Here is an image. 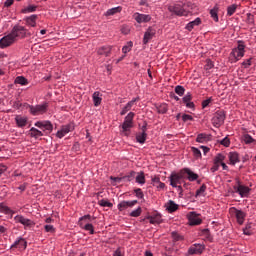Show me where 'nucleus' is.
Returning <instances> with one entry per match:
<instances>
[{
  "label": "nucleus",
  "mask_w": 256,
  "mask_h": 256,
  "mask_svg": "<svg viewBox=\"0 0 256 256\" xmlns=\"http://www.w3.org/2000/svg\"><path fill=\"white\" fill-rule=\"evenodd\" d=\"M243 57H245V42L238 40V46L232 49L229 55V61L230 63H237V61H241Z\"/></svg>",
  "instance_id": "obj_1"
},
{
  "label": "nucleus",
  "mask_w": 256,
  "mask_h": 256,
  "mask_svg": "<svg viewBox=\"0 0 256 256\" xmlns=\"http://www.w3.org/2000/svg\"><path fill=\"white\" fill-rule=\"evenodd\" d=\"M183 179H185L183 170H181L178 173L172 172V174L169 177L171 187H175L179 191H183V188L181 187V183H183Z\"/></svg>",
  "instance_id": "obj_2"
},
{
  "label": "nucleus",
  "mask_w": 256,
  "mask_h": 256,
  "mask_svg": "<svg viewBox=\"0 0 256 256\" xmlns=\"http://www.w3.org/2000/svg\"><path fill=\"white\" fill-rule=\"evenodd\" d=\"M168 11L177 17H187V10L183 8V3L169 5Z\"/></svg>",
  "instance_id": "obj_3"
},
{
  "label": "nucleus",
  "mask_w": 256,
  "mask_h": 256,
  "mask_svg": "<svg viewBox=\"0 0 256 256\" xmlns=\"http://www.w3.org/2000/svg\"><path fill=\"white\" fill-rule=\"evenodd\" d=\"M49 108V104L47 102H44L43 104L38 105H28L29 112L31 115L37 116V115H43L44 113H47V109Z\"/></svg>",
  "instance_id": "obj_4"
},
{
  "label": "nucleus",
  "mask_w": 256,
  "mask_h": 256,
  "mask_svg": "<svg viewBox=\"0 0 256 256\" xmlns=\"http://www.w3.org/2000/svg\"><path fill=\"white\" fill-rule=\"evenodd\" d=\"M17 37H19V34L17 33H9L4 36L0 39V48L5 49L6 47L13 45V42L17 41Z\"/></svg>",
  "instance_id": "obj_5"
},
{
  "label": "nucleus",
  "mask_w": 256,
  "mask_h": 256,
  "mask_svg": "<svg viewBox=\"0 0 256 256\" xmlns=\"http://www.w3.org/2000/svg\"><path fill=\"white\" fill-rule=\"evenodd\" d=\"M133 119H135V113L129 112L127 116L124 118V122L122 124V131L123 133H128V131H131L133 129Z\"/></svg>",
  "instance_id": "obj_6"
},
{
  "label": "nucleus",
  "mask_w": 256,
  "mask_h": 256,
  "mask_svg": "<svg viewBox=\"0 0 256 256\" xmlns=\"http://www.w3.org/2000/svg\"><path fill=\"white\" fill-rule=\"evenodd\" d=\"M225 117V111L218 110L212 118L214 127H221L225 123Z\"/></svg>",
  "instance_id": "obj_7"
},
{
  "label": "nucleus",
  "mask_w": 256,
  "mask_h": 256,
  "mask_svg": "<svg viewBox=\"0 0 256 256\" xmlns=\"http://www.w3.org/2000/svg\"><path fill=\"white\" fill-rule=\"evenodd\" d=\"M71 131H75V124L69 123L63 125L61 126V129L57 131L56 137H58V139H63V137H65V135L68 133H71Z\"/></svg>",
  "instance_id": "obj_8"
},
{
  "label": "nucleus",
  "mask_w": 256,
  "mask_h": 256,
  "mask_svg": "<svg viewBox=\"0 0 256 256\" xmlns=\"http://www.w3.org/2000/svg\"><path fill=\"white\" fill-rule=\"evenodd\" d=\"M10 249L14 250V249H18V251H25V249H27V241L22 238L19 237L17 238V240L11 245Z\"/></svg>",
  "instance_id": "obj_9"
},
{
  "label": "nucleus",
  "mask_w": 256,
  "mask_h": 256,
  "mask_svg": "<svg viewBox=\"0 0 256 256\" xmlns=\"http://www.w3.org/2000/svg\"><path fill=\"white\" fill-rule=\"evenodd\" d=\"M230 211L232 215L236 217L239 225H243V223L245 222V216H246L245 212H243L242 210H238L237 208H231Z\"/></svg>",
  "instance_id": "obj_10"
},
{
  "label": "nucleus",
  "mask_w": 256,
  "mask_h": 256,
  "mask_svg": "<svg viewBox=\"0 0 256 256\" xmlns=\"http://www.w3.org/2000/svg\"><path fill=\"white\" fill-rule=\"evenodd\" d=\"M35 127L42 129V131H48L49 133L53 131V124H51V121H38L35 123Z\"/></svg>",
  "instance_id": "obj_11"
},
{
  "label": "nucleus",
  "mask_w": 256,
  "mask_h": 256,
  "mask_svg": "<svg viewBox=\"0 0 256 256\" xmlns=\"http://www.w3.org/2000/svg\"><path fill=\"white\" fill-rule=\"evenodd\" d=\"M133 19H135L137 23H149V21H151V15L136 12L133 15Z\"/></svg>",
  "instance_id": "obj_12"
},
{
  "label": "nucleus",
  "mask_w": 256,
  "mask_h": 256,
  "mask_svg": "<svg viewBox=\"0 0 256 256\" xmlns=\"http://www.w3.org/2000/svg\"><path fill=\"white\" fill-rule=\"evenodd\" d=\"M205 251V246L202 244H194L188 249L189 255H201Z\"/></svg>",
  "instance_id": "obj_13"
},
{
  "label": "nucleus",
  "mask_w": 256,
  "mask_h": 256,
  "mask_svg": "<svg viewBox=\"0 0 256 256\" xmlns=\"http://www.w3.org/2000/svg\"><path fill=\"white\" fill-rule=\"evenodd\" d=\"M235 193H238L240 197H249V193L251 192V188L248 186H234Z\"/></svg>",
  "instance_id": "obj_14"
},
{
  "label": "nucleus",
  "mask_w": 256,
  "mask_h": 256,
  "mask_svg": "<svg viewBox=\"0 0 256 256\" xmlns=\"http://www.w3.org/2000/svg\"><path fill=\"white\" fill-rule=\"evenodd\" d=\"M15 223H21V225H24V227H33L35 225L31 219L25 218L22 215H17L14 217Z\"/></svg>",
  "instance_id": "obj_15"
},
{
  "label": "nucleus",
  "mask_w": 256,
  "mask_h": 256,
  "mask_svg": "<svg viewBox=\"0 0 256 256\" xmlns=\"http://www.w3.org/2000/svg\"><path fill=\"white\" fill-rule=\"evenodd\" d=\"M188 220L190 225H201L202 221L201 217H199V215L195 212H190V214L188 215Z\"/></svg>",
  "instance_id": "obj_16"
},
{
  "label": "nucleus",
  "mask_w": 256,
  "mask_h": 256,
  "mask_svg": "<svg viewBox=\"0 0 256 256\" xmlns=\"http://www.w3.org/2000/svg\"><path fill=\"white\" fill-rule=\"evenodd\" d=\"M135 205H137V200L122 201L118 204V210L125 211V209H129V207H135Z\"/></svg>",
  "instance_id": "obj_17"
},
{
  "label": "nucleus",
  "mask_w": 256,
  "mask_h": 256,
  "mask_svg": "<svg viewBox=\"0 0 256 256\" xmlns=\"http://www.w3.org/2000/svg\"><path fill=\"white\" fill-rule=\"evenodd\" d=\"M182 171L184 173V178L185 175H188V181H197V179H199V175L195 174V172L191 171L189 168H184Z\"/></svg>",
  "instance_id": "obj_18"
},
{
  "label": "nucleus",
  "mask_w": 256,
  "mask_h": 256,
  "mask_svg": "<svg viewBox=\"0 0 256 256\" xmlns=\"http://www.w3.org/2000/svg\"><path fill=\"white\" fill-rule=\"evenodd\" d=\"M182 7L186 11V17L189 15V13H195V9H197V6L192 2L182 3Z\"/></svg>",
  "instance_id": "obj_19"
},
{
  "label": "nucleus",
  "mask_w": 256,
  "mask_h": 256,
  "mask_svg": "<svg viewBox=\"0 0 256 256\" xmlns=\"http://www.w3.org/2000/svg\"><path fill=\"white\" fill-rule=\"evenodd\" d=\"M137 101V98H134L133 100L129 101L121 110L120 115H127L131 109H133V105H135V102Z\"/></svg>",
  "instance_id": "obj_20"
},
{
  "label": "nucleus",
  "mask_w": 256,
  "mask_h": 256,
  "mask_svg": "<svg viewBox=\"0 0 256 256\" xmlns=\"http://www.w3.org/2000/svg\"><path fill=\"white\" fill-rule=\"evenodd\" d=\"M210 17L215 21V23H219V6L215 5L210 10Z\"/></svg>",
  "instance_id": "obj_21"
},
{
  "label": "nucleus",
  "mask_w": 256,
  "mask_h": 256,
  "mask_svg": "<svg viewBox=\"0 0 256 256\" xmlns=\"http://www.w3.org/2000/svg\"><path fill=\"white\" fill-rule=\"evenodd\" d=\"M207 141H211V135L205 133H200L197 135V143H207Z\"/></svg>",
  "instance_id": "obj_22"
},
{
  "label": "nucleus",
  "mask_w": 256,
  "mask_h": 256,
  "mask_svg": "<svg viewBox=\"0 0 256 256\" xmlns=\"http://www.w3.org/2000/svg\"><path fill=\"white\" fill-rule=\"evenodd\" d=\"M103 95H101L100 92H94L92 95L94 107H99L101 105V101H103V98H101Z\"/></svg>",
  "instance_id": "obj_23"
},
{
  "label": "nucleus",
  "mask_w": 256,
  "mask_h": 256,
  "mask_svg": "<svg viewBox=\"0 0 256 256\" xmlns=\"http://www.w3.org/2000/svg\"><path fill=\"white\" fill-rule=\"evenodd\" d=\"M111 49H113L112 46H102L98 49V55L109 57V55H111Z\"/></svg>",
  "instance_id": "obj_24"
},
{
  "label": "nucleus",
  "mask_w": 256,
  "mask_h": 256,
  "mask_svg": "<svg viewBox=\"0 0 256 256\" xmlns=\"http://www.w3.org/2000/svg\"><path fill=\"white\" fill-rule=\"evenodd\" d=\"M152 185L157 187V189H165V183L161 182V178H159V176L152 178Z\"/></svg>",
  "instance_id": "obj_25"
},
{
  "label": "nucleus",
  "mask_w": 256,
  "mask_h": 256,
  "mask_svg": "<svg viewBox=\"0 0 256 256\" xmlns=\"http://www.w3.org/2000/svg\"><path fill=\"white\" fill-rule=\"evenodd\" d=\"M198 25H201V18H196L194 21L189 22L186 25L187 31H193L195 27H198Z\"/></svg>",
  "instance_id": "obj_26"
},
{
  "label": "nucleus",
  "mask_w": 256,
  "mask_h": 256,
  "mask_svg": "<svg viewBox=\"0 0 256 256\" xmlns=\"http://www.w3.org/2000/svg\"><path fill=\"white\" fill-rule=\"evenodd\" d=\"M166 209L169 211V213H175V211L179 209V205H177L173 200H169L166 204Z\"/></svg>",
  "instance_id": "obj_27"
},
{
  "label": "nucleus",
  "mask_w": 256,
  "mask_h": 256,
  "mask_svg": "<svg viewBox=\"0 0 256 256\" xmlns=\"http://www.w3.org/2000/svg\"><path fill=\"white\" fill-rule=\"evenodd\" d=\"M80 227L85 229V231H89L90 235H95V228L93 227V224L89 222L83 224V222H80Z\"/></svg>",
  "instance_id": "obj_28"
},
{
  "label": "nucleus",
  "mask_w": 256,
  "mask_h": 256,
  "mask_svg": "<svg viewBox=\"0 0 256 256\" xmlns=\"http://www.w3.org/2000/svg\"><path fill=\"white\" fill-rule=\"evenodd\" d=\"M230 165H235L236 163H239V154L237 152H230L228 154Z\"/></svg>",
  "instance_id": "obj_29"
},
{
  "label": "nucleus",
  "mask_w": 256,
  "mask_h": 256,
  "mask_svg": "<svg viewBox=\"0 0 256 256\" xmlns=\"http://www.w3.org/2000/svg\"><path fill=\"white\" fill-rule=\"evenodd\" d=\"M15 121L18 127H25L27 125V117L18 115L15 117Z\"/></svg>",
  "instance_id": "obj_30"
},
{
  "label": "nucleus",
  "mask_w": 256,
  "mask_h": 256,
  "mask_svg": "<svg viewBox=\"0 0 256 256\" xmlns=\"http://www.w3.org/2000/svg\"><path fill=\"white\" fill-rule=\"evenodd\" d=\"M148 220L149 222L152 224V225H155L156 223L159 224L161 223V214L157 213V214H154L152 216H149L148 217Z\"/></svg>",
  "instance_id": "obj_31"
},
{
  "label": "nucleus",
  "mask_w": 256,
  "mask_h": 256,
  "mask_svg": "<svg viewBox=\"0 0 256 256\" xmlns=\"http://www.w3.org/2000/svg\"><path fill=\"white\" fill-rule=\"evenodd\" d=\"M30 136L34 137V139H39V137H43V132L35 127H32L30 129Z\"/></svg>",
  "instance_id": "obj_32"
},
{
  "label": "nucleus",
  "mask_w": 256,
  "mask_h": 256,
  "mask_svg": "<svg viewBox=\"0 0 256 256\" xmlns=\"http://www.w3.org/2000/svg\"><path fill=\"white\" fill-rule=\"evenodd\" d=\"M15 85H29V80L25 78L24 76H18L14 80Z\"/></svg>",
  "instance_id": "obj_33"
},
{
  "label": "nucleus",
  "mask_w": 256,
  "mask_h": 256,
  "mask_svg": "<svg viewBox=\"0 0 256 256\" xmlns=\"http://www.w3.org/2000/svg\"><path fill=\"white\" fill-rule=\"evenodd\" d=\"M136 141L143 145L147 141V132H140L136 135Z\"/></svg>",
  "instance_id": "obj_34"
},
{
  "label": "nucleus",
  "mask_w": 256,
  "mask_h": 256,
  "mask_svg": "<svg viewBox=\"0 0 256 256\" xmlns=\"http://www.w3.org/2000/svg\"><path fill=\"white\" fill-rule=\"evenodd\" d=\"M37 21V15H31L30 17L26 18V23L30 25V27H35Z\"/></svg>",
  "instance_id": "obj_35"
},
{
  "label": "nucleus",
  "mask_w": 256,
  "mask_h": 256,
  "mask_svg": "<svg viewBox=\"0 0 256 256\" xmlns=\"http://www.w3.org/2000/svg\"><path fill=\"white\" fill-rule=\"evenodd\" d=\"M136 183H139V185H145V174L143 172L137 174Z\"/></svg>",
  "instance_id": "obj_36"
},
{
  "label": "nucleus",
  "mask_w": 256,
  "mask_h": 256,
  "mask_svg": "<svg viewBox=\"0 0 256 256\" xmlns=\"http://www.w3.org/2000/svg\"><path fill=\"white\" fill-rule=\"evenodd\" d=\"M115 13H121V7L118 6V7L108 9L106 11V16L109 17L111 15H115Z\"/></svg>",
  "instance_id": "obj_37"
},
{
  "label": "nucleus",
  "mask_w": 256,
  "mask_h": 256,
  "mask_svg": "<svg viewBox=\"0 0 256 256\" xmlns=\"http://www.w3.org/2000/svg\"><path fill=\"white\" fill-rule=\"evenodd\" d=\"M131 49H133V42L129 41L125 46H123L122 53H124V55H127V53L131 51Z\"/></svg>",
  "instance_id": "obj_38"
},
{
  "label": "nucleus",
  "mask_w": 256,
  "mask_h": 256,
  "mask_svg": "<svg viewBox=\"0 0 256 256\" xmlns=\"http://www.w3.org/2000/svg\"><path fill=\"white\" fill-rule=\"evenodd\" d=\"M235 11H237V4H232L227 7V15L228 17H231V15L235 14Z\"/></svg>",
  "instance_id": "obj_39"
},
{
  "label": "nucleus",
  "mask_w": 256,
  "mask_h": 256,
  "mask_svg": "<svg viewBox=\"0 0 256 256\" xmlns=\"http://www.w3.org/2000/svg\"><path fill=\"white\" fill-rule=\"evenodd\" d=\"M37 11V6L29 5L22 9V13H35Z\"/></svg>",
  "instance_id": "obj_40"
},
{
  "label": "nucleus",
  "mask_w": 256,
  "mask_h": 256,
  "mask_svg": "<svg viewBox=\"0 0 256 256\" xmlns=\"http://www.w3.org/2000/svg\"><path fill=\"white\" fill-rule=\"evenodd\" d=\"M175 94L179 95V97H183L185 95V88L181 85L175 87Z\"/></svg>",
  "instance_id": "obj_41"
},
{
  "label": "nucleus",
  "mask_w": 256,
  "mask_h": 256,
  "mask_svg": "<svg viewBox=\"0 0 256 256\" xmlns=\"http://www.w3.org/2000/svg\"><path fill=\"white\" fill-rule=\"evenodd\" d=\"M157 111L158 113L164 115V113H167V111H169V108L167 107V104H160L157 107Z\"/></svg>",
  "instance_id": "obj_42"
},
{
  "label": "nucleus",
  "mask_w": 256,
  "mask_h": 256,
  "mask_svg": "<svg viewBox=\"0 0 256 256\" xmlns=\"http://www.w3.org/2000/svg\"><path fill=\"white\" fill-rule=\"evenodd\" d=\"M243 140L246 145H251V143H255V139H253V137H251V135L249 134H245Z\"/></svg>",
  "instance_id": "obj_43"
},
{
  "label": "nucleus",
  "mask_w": 256,
  "mask_h": 256,
  "mask_svg": "<svg viewBox=\"0 0 256 256\" xmlns=\"http://www.w3.org/2000/svg\"><path fill=\"white\" fill-rule=\"evenodd\" d=\"M225 161V156L223 154H218L214 158V163H217L218 165H221Z\"/></svg>",
  "instance_id": "obj_44"
},
{
  "label": "nucleus",
  "mask_w": 256,
  "mask_h": 256,
  "mask_svg": "<svg viewBox=\"0 0 256 256\" xmlns=\"http://www.w3.org/2000/svg\"><path fill=\"white\" fill-rule=\"evenodd\" d=\"M151 39H153V33H145L144 37H143L144 45H147V43H149V41H151Z\"/></svg>",
  "instance_id": "obj_45"
},
{
  "label": "nucleus",
  "mask_w": 256,
  "mask_h": 256,
  "mask_svg": "<svg viewBox=\"0 0 256 256\" xmlns=\"http://www.w3.org/2000/svg\"><path fill=\"white\" fill-rule=\"evenodd\" d=\"M191 151L196 159H201V150L199 148L191 147Z\"/></svg>",
  "instance_id": "obj_46"
},
{
  "label": "nucleus",
  "mask_w": 256,
  "mask_h": 256,
  "mask_svg": "<svg viewBox=\"0 0 256 256\" xmlns=\"http://www.w3.org/2000/svg\"><path fill=\"white\" fill-rule=\"evenodd\" d=\"M99 205L101 207H113V203H111V202H109V201H107L105 199L100 200L99 201Z\"/></svg>",
  "instance_id": "obj_47"
},
{
  "label": "nucleus",
  "mask_w": 256,
  "mask_h": 256,
  "mask_svg": "<svg viewBox=\"0 0 256 256\" xmlns=\"http://www.w3.org/2000/svg\"><path fill=\"white\" fill-rule=\"evenodd\" d=\"M142 211L143 210L141 209V207H138L136 210H134L130 213V217H139L141 215Z\"/></svg>",
  "instance_id": "obj_48"
},
{
  "label": "nucleus",
  "mask_w": 256,
  "mask_h": 256,
  "mask_svg": "<svg viewBox=\"0 0 256 256\" xmlns=\"http://www.w3.org/2000/svg\"><path fill=\"white\" fill-rule=\"evenodd\" d=\"M193 99V96L191 95V92H188L183 98L182 101L183 103H190L191 100Z\"/></svg>",
  "instance_id": "obj_49"
},
{
  "label": "nucleus",
  "mask_w": 256,
  "mask_h": 256,
  "mask_svg": "<svg viewBox=\"0 0 256 256\" xmlns=\"http://www.w3.org/2000/svg\"><path fill=\"white\" fill-rule=\"evenodd\" d=\"M0 212L1 213L9 214V213H11V208L7 207V206H5L3 204H0Z\"/></svg>",
  "instance_id": "obj_50"
},
{
  "label": "nucleus",
  "mask_w": 256,
  "mask_h": 256,
  "mask_svg": "<svg viewBox=\"0 0 256 256\" xmlns=\"http://www.w3.org/2000/svg\"><path fill=\"white\" fill-rule=\"evenodd\" d=\"M207 190V185L203 184L200 189L196 191V197H199V195H203L204 191Z\"/></svg>",
  "instance_id": "obj_51"
},
{
  "label": "nucleus",
  "mask_w": 256,
  "mask_h": 256,
  "mask_svg": "<svg viewBox=\"0 0 256 256\" xmlns=\"http://www.w3.org/2000/svg\"><path fill=\"white\" fill-rule=\"evenodd\" d=\"M44 230L46 231V233H55V227H53V225H45Z\"/></svg>",
  "instance_id": "obj_52"
},
{
  "label": "nucleus",
  "mask_w": 256,
  "mask_h": 256,
  "mask_svg": "<svg viewBox=\"0 0 256 256\" xmlns=\"http://www.w3.org/2000/svg\"><path fill=\"white\" fill-rule=\"evenodd\" d=\"M134 193H135L136 197H138V199H143L144 194H143V190H141V188L135 189Z\"/></svg>",
  "instance_id": "obj_53"
},
{
  "label": "nucleus",
  "mask_w": 256,
  "mask_h": 256,
  "mask_svg": "<svg viewBox=\"0 0 256 256\" xmlns=\"http://www.w3.org/2000/svg\"><path fill=\"white\" fill-rule=\"evenodd\" d=\"M135 175H137V173L132 171L128 176H124L123 179H126V181H133V179H135Z\"/></svg>",
  "instance_id": "obj_54"
},
{
  "label": "nucleus",
  "mask_w": 256,
  "mask_h": 256,
  "mask_svg": "<svg viewBox=\"0 0 256 256\" xmlns=\"http://www.w3.org/2000/svg\"><path fill=\"white\" fill-rule=\"evenodd\" d=\"M220 144L223 145L224 147H229V145H231V141L229 140L228 137H225L220 141Z\"/></svg>",
  "instance_id": "obj_55"
},
{
  "label": "nucleus",
  "mask_w": 256,
  "mask_h": 256,
  "mask_svg": "<svg viewBox=\"0 0 256 256\" xmlns=\"http://www.w3.org/2000/svg\"><path fill=\"white\" fill-rule=\"evenodd\" d=\"M80 223H83V221H85V223H89L91 221V215L87 214L84 215L80 218Z\"/></svg>",
  "instance_id": "obj_56"
},
{
  "label": "nucleus",
  "mask_w": 256,
  "mask_h": 256,
  "mask_svg": "<svg viewBox=\"0 0 256 256\" xmlns=\"http://www.w3.org/2000/svg\"><path fill=\"white\" fill-rule=\"evenodd\" d=\"M182 121H184V123H187V121H193V116H191L189 114H183Z\"/></svg>",
  "instance_id": "obj_57"
},
{
  "label": "nucleus",
  "mask_w": 256,
  "mask_h": 256,
  "mask_svg": "<svg viewBox=\"0 0 256 256\" xmlns=\"http://www.w3.org/2000/svg\"><path fill=\"white\" fill-rule=\"evenodd\" d=\"M172 238L174 239V241H181V239H183V237L177 232H172Z\"/></svg>",
  "instance_id": "obj_58"
},
{
  "label": "nucleus",
  "mask_w": 256,
  "mask_h": 256,
  "mask_svg": "<svg viewBox=\"0 0 256 256\" xmlns=\"http://www.w3.org/2000/svg\"><path fill=\"white\" fill-rule=\"evenodd\" d=\"M213 67H214L213 62L211 60H207L206 65H205L206 71L213 69Z\"/></svg>",
  "instance_id": "obj_59"
},
{
  "label": "nucleus",
  "mask_w": 256,
  "mask_h": 256,
  "mask_svg": "<svg viewBox=\"0 0 256 256\" xmlns=\"http://www.w3.org/2000/svg\"><path fill=\"white\" fill-rule=\"evenodd\" d=\"M210 103H211V98L204 100L202 102V108L205 109L206 107H209Z\"/></svg>",
  "instance_id": "obj_60"
},
{
  "label": "nucleus",
  "mask_w": 256,
  "mask_h": 256,
  "mask_svg": "<svg viewBox=\"0 0 256 256\" xmlns=\"http://www.w3.org/2000/svg\"><path fill=\"white\" fill-rule=\"evenodd\" d=\"M242 65L245 67V69H248V67H251V58L245 60Z\"/></svg>",
  "instance_id": "obj_61"
},
{
  "label": "nucleus",
  "mask_w": 256,
  "mask_h": 256,
  "mask_svg": "<svg viewBox=\"0 0 256 256\" xmlns=\"http://www.w3.org/2000/svg\"><path fill=\"white\" fill-rule=\"evenodd\" d=\"M219 166L220 164H217L216 162H214V165L211 167L210 171L212 173H215V171H219Z\"/></svg>",
  "instance_id": "obj_62"
},
{
  "label": "nucleus",
  "mask_w": 256,
  "mask_h": 256,
  "mask_svg": "<svg viewBox=\"0 0 256 256\" xmlns=\"http://www.w3.org/2000/svg\"><path fill=\"white\" fill-rule=\"evenodd\" d=\"M15 0H6L4 2V7H11V5H13Z\"/></svg>",
  "instance_id": "obj_63"
},
{
  "label": "nucleus",
  "mask_w": 256,
  "mask_h": 256,
  "mask_svg": "<svg viewBox=\"0 0 256 256\" xmlns=\"http://www.w3.org/2000/svg\"><path fill=\"white\" fill-rule=\"evenodd\" d=\"M113 256H123V253L121 252V248H118V249L114 252Z\"/></svg>",
  "instance_id": "obj_64"
}]
</instances>
